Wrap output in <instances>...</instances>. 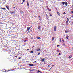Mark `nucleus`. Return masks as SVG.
<instances>
[{"mask_svg":"<svg viewBox=\"0 0 73 73\" xmlns=\"http://www.w3.org/2000/svg\"><path fill=\"white\" fill-rule=\"evenodd\" d=\"M65 14H66V13H65V12H64L63 13V15H65Z\"/></svg>","mask_w":73,"mask_h":73,"instance_id":"obj_34","label":"nucleus"},{"mask_svg":"<svg viewBox=\"0 0 73 73\" xmlns=\"http://www.w3.org/2000/svg\"><path fill=\"white\" fill-rule=\"evenodd\" d=\"M27 41V40H25V41H24V42H26Z\"/></svg>","mask_w":73,"mask_h":73,"instance_id":"obj_50","label":"nucleus"},{"mask_svg":"<svg viewBox=\"0 0 73 73\" xmlns=\"http://www.w3.org/2000/svg\"><path fill=\"white\" fill-rule=\"evenodd\" d=\"M57 14H58V16H60V13H59V12L57 11Z\"/></svg>","mask_w":73,"mask_h":73,"instance_id":"obj_8","label":"nucleus"},{"mask_svg":"<svg viewBox=\"0 0 73 73\" xmlns=\"http://www.w3.org/2000/svg\"><path fill=\"white\" fill-rule=\"evenodd\" d=\"M54 40V37L52 38V41H53Z\"/></svg>","mask_w":73,"mask_h":73,"instance_id":"obj_27","label":"nucleus"},{"mask_svg":"<svg viewBox=\"0 0 73 73\" xmlns=\"http://www.w3.org/2000/svg\"><path fill=\"white\" fill-rule=\"evenodd\" d=\"M50 16H52V15L50 13H49Z\"/></svg>","mask_w":73,"mask_h":73,"instance_id":"obj_25","label":"nucleus"},{"mask_svg":"<svg viewBox=\"0 0 73 73\" xmlns=\"http://www.w3.org/2000/svg\"><path fill=\"white\" fill-rule=\"evenodd\" d=\"M23 4V2L22 3H21V4Z\"/></svg>","mask_w":73,"mask_h":73,"instance_id":"obj_45","label":"nucleus"},{"mask_svg":"<svg viewBox=\"0 0 73 73\" xmlns=\"http://www.w3.org/2000/svg\"><path fill=\"white\" fill-rule=\"evenodd\" d=\"M57 51V52H58L59 51H58V50Z\"/></svg>","mask_w":73,"mask_h":73,"instance_id":"obj_52","label":"nucleus"},{"mask_svg":"<svg viewBox=\"0 0 73 73\" xmlns=\"http://www.w3.org/2000/svg\"><path fill=\"white\" fill-rule=\"evenodd\" d=\"M65 2H62V4L63 5H64V4H65Z\"/></svg>","mask_w":73,"mask_h":73,"instance_id":"obj_12","label":"nucleus"},{"mask_svg":"<svg viewBox=\"0 0 73 73\" xmlns=\"http://www.w3.org/2000/svg\"><path fill=\"white\" fill-rule=\"evenodd\" d=\"M72 1H73V0H72Z\"/></svg>","mask_w":73,"mask_h":73,"instance_id":"obj_54","label":"nucleus"},{"mask_svg":"<svg viewBox=\"0 0 73 73\" xmlns=\"http://www.w3.org/2000/svg\"><path fill=\"white\" fill-rule=\"evenodd\" d=\"M29 50V49H28L27 50Z\"/></svg>","mask_w":73,"mask_h":73,"instance_id":"obj_44","label":"nucleus"},{"mask_svg":"<svg viewBox=\"0 0 73 73\" xmlns=\"http://www.w3.org/2000/svg\"><path fill=\"white\" fill-rule=\"evenodd\" d=\"M21 57H19V59L20 60V59H21Z\"/></svg>","mask_w":73,"mask_h":73,"instance_id":"obj_29","label":"nucleus"},{"mask_svg":"<svg viewBox=\"0 0 73 73\" xmlns=\"http://www.w3.org/2000/svg\"><path fill=\"white\" fill-rule=\"evenodd\" d=\"M58 55H59V56L61 55V54L60 53H59L58 54Z\"/></svg>","mask_w":73,"mask_h":73,"instance_id":"obj_36","label":"nucleus"},{"mask_svg":"<svg viewBox=\"0 0 73 73\" xmlns=\"http://www.w3.org/2000/svg\"><path fill=\"white\" fill-rule=\"evenodd\" d=\"M46 19H48V15H47V14H46Z\"/></svg>","mask_w":73,"mask_h":73,"instance_id":"obj_19","label":"nucleus"},{"mask_svg":"<svg viewBox=\"0 0 73 73\" xmlns=\"http://www.w3.org/2000/svg\"><path fill=\"white\" fill-rule=\"evenodd\" d=\"M46 58H47V57H45V58H44V59H46Z\"/></svg>","mask_w":73,"mask_h":73,"instance_id":"obj_41","label":"nucleus"},{"mask_svg":"<svg viewBox=\"0 0 73 73\" xmlns=\"http://www.w3.org/2000/svg\"><path fill=\"white\" fill-rule=\"evenodd\" d=\"M68 3H67L66 2H65V5L66 6H67V5H68Z\"/></svg>","mask_w":73,"mask_h":73,"instance_id":"obj_13","label":"nucleus"},{"mask_svg":"<svg viewBox=\"0 0 73 73\" xmlns=\"http://www.w3.org/2000/svg\"><path fill=\"white\" fill-rule=\"evenodd\" d=\"M60 42H61V38L60 39Z\"/></svg>","mask_w":73,"mask_h":73,"instance_id":"obj_30","label":"nucleus"},{"mask_svg":"<svg viewBox=\"0 0 73 73\" xmlns=\"http://www.w3.org/2000/svg\"><path fill=\"white\" fill-rule=\"evenodd\" d=\"M68 22H66L67 25H68Z\"/></svg>","mask_w":73,"mask_h":73,"instance_id":"obj_31","label":"nucleus"},{"mask_svg":"<svg viewBox=\"0 0 73 73\" xmlns=\"http://www.w3.org/2000/svg\"><path fill=\"white\" fill-rule=\"evenodd\" d=\"M69 36L68 35L66 36V38H67V39H68V40H69L68 38H69Z\"/></svg>","mask_w":73,"mask_h":73,"instance_id":"obj_16","label":"nucleus"},{"mask_svg":"<svg viewBox=\"0 0 73 73\" xmlns=\"http://www.w3.org/2000/svg\"><path fill=\"white\" fill-rule=\"evenodd\" d=\"M63 44L64 46H65V43H63Z\"/></svg>","mask_w":73,"mask_h":73,"instance_id":"obj_35","label":"nucleus"},{"mask_svg":"<svg viewBox=\"0 0 73 73\" xmlns=\"http://www.w3.org/2000/svg\"><path fill=\"white\" fill-rule=\"evenodd\" d=\"M72 17L73 18V15H72Z\"/></svg>","mask_w":73,"mask_h":73,"instance_id":"obj_53","label":"nucleus"},{"mask_svg":"<svg viewBox=\"0 0 73 73\" xmlns=\"http://www.w3.org/2000/svg\"><path fill=\"white\" fill-rule=\"evenodd\" d=\"M53 66H54V65H53L52 66V67H53Z\"/></svg>","mask_w":73,"mask_h":73,"instance_id":"obj_49","label":"nucleus"},{"mask_svg":"<svg viewBox=\"0 0 73 73\" xmlns=\"http://www.w3.org/2000/svg\"><path fill=\"white\" fill-rule=\"evenodd\" d=\"M36 38H37V39H41V38H40V37H39L38 36H37L36 37Z\"/></svg>","mask_w":73,"mask_h":73,"instance_id":"obj_10","label":"nucleus"},{"mask_svg":"<svg viewBox=\"0 0 73 73\" xmlns=\"http://www.w3.org/2000/svg\"><path fill=\"white\" fill-rule=\"evenodd\" d=\"M29 66H33V64H29Z\"/></svg>","mask_w":73,"mask_h":73,"instance_id":"obj_17","label":"nucleus"},{"mask_svg":"<svg viewBox=\"0 0 73 73\" xmlns=\"http://www.w3.org/2000/svg\"><path fill=\"white\" fill-rule=\"evenodd\" d=\"M47 10L48 11H51V9H50L49 8H48V9H47Z\"/></svg>","mask_w":73,"mask_h":73,"instance_id":"obj_18","label":"nucleus"},{"mask_svg":"<svg viewBox=\"0 0 73 73\" xmlns=\"http://www.w3.org/2000/svg\"><path fill=\"white\" fill-rule=\"evenodd\" d=\"M46 7L47 9H49V7H48V6H46Z\"/></svg>","mask_w":73,"mask_h":73,"instance_id":"obj_26","label":"nucleus"},{"mask_svg":"<svg viewBox=\"0 0 73 73\" xmlns=\"http://www.w3.org/2000/svg\"><path fill=\"white\" fill-rule=\"evenodd\" d=\"M36 61L34 62V63H35V62H36Z\"/></svg>","mask_w":73,"mask_h":73,"instance_id":"obj_46","label":"nucleus"},{"mask_svg":"<svg viewBox=\"0 0 73 73\" xmlns=\"http://www.w3.org/2000/svg\"><path fill=\"white\" fill-rule=\"evenodd\" d=\"M38 29H41V27H40V26H39L38 27Z\"/></svg>","mask_w":73,"mask_h":73,"instance_id":"obj_20","label":"nucleus"},{"mask_svg":"<svg viewBox=\"0 0 73 73\" xmlns=\"http://www.w3.org/2000/svg\"><path fill=\"white\" fill-rule=\"evenodd\" d=\"M6 7L7 9H9V7L7 5L6 6Z\"/></svg>","mask_w":73,"mask_h":73,"instance_id":"obj_5","label":"nucleus"},{"mask_svg":"<svg viewBox=\"0 0 73 73\" xmlns=\"http://www.w3.org/2000/svg\"><path fill=\"white\" fill-rule=\"evenodd\" d=\"M52 67H51V68H50V69H52Z\"/></svg>","mask_w":73,"mask_h":73,"instance_id":"obj_47","label":"nucleus"},{"mask_svg":"<svg viewBox=\"0 0 73 73\" xmlns=\"http://www.w3.org/2000/svg\"><path fill=\"white\" fill-rule=\"evenodd\" d=\"M71 23L72 24H73V22H72Z\"/></svg>","mask_w":73,"mask_h":73,"instance_id":"obj_48","label":"nucleus"},{"mask_svg":"<svg viewBox=\"0 0 73 73\" xmlns=\"http://www.w3.org/2000/svg\"><path fill=\"white\" fill-rule=\"evenodd\" d=\"M60 46V45H57V46L58 47V46Z\"/></svg>","mask_w":73,"mask_h":73,"instance_id":"obj_40","label":"nucleus"},{"mask_svg":"<svg viewBox=\"0 0 73 73\" xmlns=\"http://www.w3.org/2000/svg\"><path fill=\"white\" fill-rule=\"evenodd\" d=\"M3 72H9V71H10V70H8L6 71V69H3ZM4 70H5V71H4Z\"/></svg>","mask_w":73,"mask_h":73,"instance_id":"obj_2","label":"nucleus"},{"mask_svg":"<svg viewBox=\"0 0 73 73\" xmlns=\"http://www.w3.org/2000/svg\"><path fill=\"white\" fill-rule=\"evenodd\" d=\"M15 7H13V9H15Z\"/></svg>","mask_w":73,"mask_h":73,"instance_id":"obj_38","label":"nucleus"},{"mask_svg":"<svg viewBox=\"0 0 73 73\" xmlns=\"http://www.w3.org/2000/svg\"><path fill=\"white\" fill-rule=\"evenodd\" d=\"M50 65H51V64H50L48 65V67H49L50 66Z\"/></svg>","mask_w":73,"mask_h":73,"instance_id":"obj_32","label":"nucleus"},{"mask_svg":"<svg viewBox=\"0 0 73 73\" xmlns=\"http://www.w3.org/2000/svg\"><path fill=\"white\" fill-rule=\"evenodd\" d=\"M20 12H21V13H24L23 11H20Z\"/></svg>","mask_w":73,"mask_h":73,"instance_id":"obj_28","label":"nucleus"},{"mask_svg":"<svg viewBox=\"0 0 73 73\" xmlns=\"http://www.w3.org/2000/svg\"><path fill=\"white\" fill-rule=\"evenodd\" d=\"M15 57H16V58H17V56H15Z\"/></svg>","mask_w":73,"mask_h":73,"instance_id":"obj_42","label":"nucleus"},{"mask_svg":"<svg viewBox=\"0 0 73 73\" xmlns=\"http://www.w3.org/2000/svg\"><path fill=\"white\" fill-rule=\"evenodd\" d=\"M11 14H12V13H15V11H11L10 12Z\"/></svg>","mask_w":73,"mask_h":73,"instance_id":"obj_4","label":"nucleus"},{"mask_svg":"<svg viewBox=\"0 0 73 73\" xmlns=\"http://www.w3.org/2000/svg\"><path fill=\"white\" fill-rule=\"evenodd\" d=\"M37 49H38L37 50V51H39V50H40V48H38Z\"/></svg>","mask_w":73,"mask_h":73,"instance_id":"obj_15","label":"nucleus"},{"mask_svg":"<svg viewBox=\"0 0 73 73\" xmlns=\"http://www.w3.org/2000/svg\"><path fill=\"white\" fill-rule=\"evenodd\" d=\"M30 53H33V51H31Z\"/></svg>","mask_w":73,"mask_h":73,"instance_id":"obj_21","label":"nucleus"},{"mask_svg":"<svg viewBox=\"0 0 73 73\" xmlns=\"http://www.w3.org/2000/svg\"><path fill=\"white\" fill-rule=\"evenodd\" d=\"M68 21H69V18H67V21H66V22L68 23Z\"/></svg>","mask_w":73,"mask_h":73,"instance_id":"obj_9","label":"nucleus"},{"mask_svg":"<svg viewBox=\"0 0 73 73\" xmlns=\"http://www.w3.org/2000/svg\"><path fill=\"white\" fill-rule=\"evenodd\" d=\"M54 31H56V26L54 27Z\"/></svg>","mask_w":73,"mask_h":73,"instance_id":"obj_3","label":"nucleus"},{"mask_svg":"<svg viewBox=\"0 0 73 73\" xmlns=\"http://www.w3.org/2000/svg\"><path fill=\"white\" fill-rule=\"evenodd\" d=\"M65 33H69V31H67L66 30L65 32Z\"/></svg>","mask_w":73,"mask_h":73,"instance_id":"obj_6","label":"nucleus"},{"mask_svg":"<svg viewBox=\"0 0 73 73\" xmlns=\"http://www.w3.org/2000/svg\"><path fill=\"white\" fill-rule=\"evenodd\" d=\"M62 41H63V42H64V40L63 38L62 39Z\"/></svg>","mask_w":73,"mask_h":73,"instance_id":"obj_22","label":"nucleus"},{"mask_svg":"<svg viewBox=\"0 0 73 73\" xmlns=\"http://www.w3.org/2000/svg\"><path fill=\"white\" fill-rule=\"evenodd\" d=\"M45 60V59H44V58L42 59L41 60L42 62H43V61H44Z\"/></svg>","mask_w":73,"mask_h":73,"instance_id":"obj_14","label":"nucleus"},{"mask_svg":"<svg viewBox=\"0 0 73 73\" xmlns=\"http://www.w3.org/2000/svg\"><path fill=\"white\" fill-rule=\"evenodd\" d=\"M31 27H27V30H26L25 31L26 32L27 31H28L29 32V30H30V29H31Z\"/></svg>","mask_w":73,"mask_h":73,"instance_id":"obj_1","label":"nucleus"},{"mask_svg":"<svg viewBox=\"0 0 73 73\" xmlns=\"http://www.w3.org/2000/svg\"><path fill=\"white\" fill-rule=\"evenodd\" d=\"M27 4L28 7H29V2L27 1Z\"/></svg>","mask_w":73,"mask_h":73,"instance_id":"obj_7","label":"nucleus"},{"mask_svg":"<svg viewBox=\"0 0 73 73\" xmlns=\"http://www.w3.org/2000/svg\"><path fill=\"white\" fill-rule=\"evenodd\" d=\"M38 73H39V72H41V71H39V70H38L37 71Z\"/></svg>","mask_w":73,"mask_h":73,"instance_id":"obj_24","label":"nucleus"},{"mask_svg":"<svg viewBox=\"0 0 73 73\" xmlns=\"http://www.w3.org/2000/svg\"><path fill=\"white\" fill-rule=\"evenodd\" d=\"M1 9H3V10H5V9L4 8H1Z\"/></svg>","mask_w":73,"mask_h":73,"instance_id":"obj_23","label":"nucleus"},{"mask_svg":"<svg viewBox=\"0 0 73 73\" xmlns=\"http://www.w3.org/2000/svg\"><path fill=\"white\" fill-rule=\"evenodd\" d=\"M24 1H25V0H23V3H24Z\"/></svg>","mask_w":73,"mask_h":73,"instance_id":"obj_37","label":"nucleus"},{"mask_svg":"<svg viewBox=\"0 0 73 73\" xmlns=\"http://www.w3.org/2000/svg\"><path fill=\"white\" fill-rule=\"evenodd\" d=\"M38 55H40V52H38Z\"/></svg>","mask_w":73,"mask_h":73,"instance_id":"obj_33","label":"nucleus"},{"mask_svg":"<svg viewBox=\"0 0 73 73\" xmlns=\"http://www.w3.org/2000/svg\"><path fill=\"white\" fill-rule=\"evenodd\" d=\"M72 55H70L69 56L68 58H72Z\"/></svg>","mask_w":73,"mask_h":73,"instance_id":"obj_11","label":"nucleus"},{"mask_svg":"<svg viewBox=\"0 0 73 73\" xmlns=\"http://www.w3.org/2000/svg\"><path fill=\"white\" fill-rule=\"evenodd\" d=\"M71 12H72V13H73V11H71Z\"/></svg>","mask_w":73,"mask_h":73,"instance_id":"obj_39","label":"nucleus"},{"mask_svg":"<svg viewBox=\"0 0 73 73\" xmlns=\"http://www.w3.org/2000/svg\"><path fill=\"white\" fill-rule=\"evenodd\" d=\"M34 47H35L34 46H33V48H34Z\"/></svg>","mask_w":73,"mask_h":73,"instance_id":"obj_51","label":"nucleus"},{"mask_svg":"<svg viewBox=\"0 0 73 73\" xmlns=\"http://www.w3.org/2000/svg\"><path fill=\"white\" fill-rule=\"evenodd\" d=\"M38 17L39 18H40V16H38Z\"/></svg>","mask_w":73,"mask_h":73,"instance_id":"obj_43","label":"nucleus"}]
</instances>
